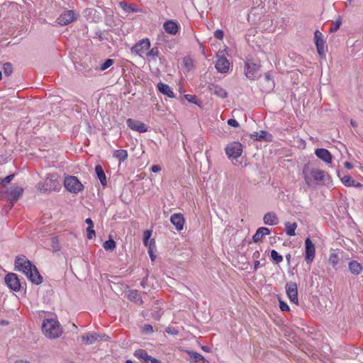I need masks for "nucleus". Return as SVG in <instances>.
<instances>
[{"label":"nucleus","mask_w":363,"mask_h":363,"mask_svg":"<svg viewBox=\"0 0 363 363\" xmlns=\"http://www.w3.org/2000/svg\"><path fill=\"white\" fill-rule=\"evenodd\" d=\"M302 174L308 186H315L323 182L326 175L325 172L320 169L314 162L306 163L303 167Z\"/></svg>","instance_id":"1"},{"label":"nucleus","mask_w":363,"mask_h":363,"mask_svg":"<svg viewBox=\"0 0 363 363\" xmlns=\"http://www.w3.org/2000/svg\"><path fill=\"white\" fill-rule=\"evenodd\" d=\"M23 192L21 186H11L7 188L4 185H0V199L9 201L8 208L11 209L13 203L20 198Z\"/></svg>","instance_id":"2"},{"label":"nucleus","mask_w":363,"mask_h":363,"mask_svg":"<svg viewBox=\"0 0 363 363\" xmlns=\"http://www.w3.org/2000/svg\"><path fill=\"white\" fill-rule=\"evenodd\" d=\"M42 330L44 335L49 339H56L62 333L59 322L53 318L44 320Z\"/></svg>","instance_id":"3"},{"label":"nucleus","mask_w":363,"mask_h":363,"mask_svg":"<svg viewBox=\"0 0 363 363\" xmlns=\"http://www.w3.org/2000/svg\"><path fill=\"white\" fill-rule=\"evenodd\" d=\"M36 187L40 192L47 193L52 191H60L61 184L57 179V174H51L46 177L44 182H39Z\"/></svg>","instance_id":"4"},{"label":"nucleus","mask_w":363,"mask_h":363,"mask_svg":"<svg viewBox=\"0 0 363 363\" xmlns=\"http://www.w3.org/2000/svg\"><path fill=\"white\" fill-rule=\"evenodd\" d=\"M65 188L72 194H78L82 191L84 186L75 176H67L64 180Z\"/></svg>","instance_id":"5"},{"label":"nucleus","mask_w":363,"mask_h":363,"mask_svg":"<svg viewBox=\"0 0 363 363\" xmlns=\"http://www.w3.org/2000/svg\"><path fill=\"white\" fill-rule=\"evenodd\" d=\"M33 267H35V265L33 264L25 256H18L16 258V269L22 272L26 277L31 273Z\"/></svg>","instance_id":"6"},{"label":"nucleus","mask_w":363,"mask_h":363,"mask_svg":"<svg viewBox=\"0 0 363 363\" xmlns=\"http://www.w3.org/2000/svg\"><path fill=\"white\" fill-rule=\"evenodd\" d=\"M225 150L228 158L233 161L242 155V145L240 142L234 141L228 144Z\"/></svg>","instance_id":"7"},{"label":"nucleus","mask_w":363,"mask_h":363,"mask_svg":"<svg viewBox=\"0 0 363 363\" xmlns=\"http://www.w3.org/2000/svg\"><path fill=\"white\" fill-rule=\"evenodd\" d=\"M245 67V74L248 79L255 80L259 77V71L261 67L260 64L247 60Z\"/></svg>","instance_id":"8"},{"label":"nucleus","mask_w":363,"mask_h":363,"mask_svg":"<svg viewBox=\"0 0 363 363\" xmlns=\"http://www.w3.org/2000/svg\"><path fill=\"white\" fill-rule=\"evenodd\" d=\"M150 48V41L148 38H143L139 40L131 48V52L138 55L140 57L145 55L147 51Z\"/></svg>","instance_id":"9"},{"label":"nucleus","mask_w":363,"mask_h":363,"mask_svg":"<svg viewBox=\"0 0 363 363\" xmlns=\"http://www.w3.org/2000/svg\"><path fill=\"white\" fill-rule=\"evenodd\" d=\"M315 255V247L312 240L307 238L305 240V260L308 264H311Z\"/></svg>","instance_id":"10"},{"label":"nucleus","mask_w":363,"mask_h":363,"mask_svg":"<svg viewBox=\"0 0 363 363\" xmlns=\"http://www.w3.org/2000/svg\"><path fill=\"white\" fill-rule=\"evenodd\" d=\"M286 291L291 303L298 304V288L295 282H289L286 284Z\"/></svg>","instance_id":"11"},{"label":"nucleus","mask_w":363,"mask_h":363,"mask_svg":"<svg viewBox=\"0 0 363 363\" xmlns=\"http://www.w3.org/2000/svg\"><path fill=\"white\" fill-rule=\"evenodd\" d=\"M76 18L75 13L72 10L64 11L56 20L60 26H66L72 23Z\"/></svg>","instance_id":"12"},{"label":"nucleus","mask_w":363,"mask_h":363,"mask_svg":"<svg viewBox=\"0 0 363 363\" xmlns=\"http://www.w3.org/2000/svg\"><path fill=\"white\" fill-rule=\"evenodd\" d=\"M6 285L13 291H18L21 289L20 281L14 273H9L5 277Z\"/></svg>","instance_id":"13"},{"label":"nucleus","mask_w":363,"mask_h":363,"mask_svg":"<svg viewBox=\"0 0 363 363\" xmlns=\"http://www.w3.org/2000/svg\"><path fill=\"white\" fill-rule=\"evenodd\" d=\"M126 124L131 130L139 133H145L148 130V127L143 122L133 118H128Z\"/></svg>","instance_id":"14"},{"label":"nucleus","mask_w":363,"mask_h":363,"mask_svg":"<svg viewBox=\"0 0 363 363\" xmlns=\"http://www.w3.org/2000/svg\"><path fill=\"white\" fill-rule=\"evenodd\" d=\"M314 40L318 53L320 56H323L325 55V41L323 38V34L318 30L314 33Z\"/></svg>","instance_id":"15"},{"label":"nucleus","mask_w":363,"mask_h":363,"mask_svg":"<svg viewBox=\"0 0 363 363\" xmlns=\"http://www.w3.org/2000/svg\"><path fill=\"white\" fill-rule=\"evenodd\" d=\"M208 89L211 94L220 99H225L228 96L227 91L220 86L216 84H209Z\"/></svg>","instance_id":"16"},{"label":"nucleus","mask_w":363,"mask_h":363,"mask_svg":"<svg viewBox=\"0 0 363 363\" xmlns=\"http://www.w3.org/2000/svg\"><path fill=\"white\" fill-rule=\"evenodd\" d=\"M230 63L225 57H220L216 62V68L220 73H227L229 71Z\"/></svg>","instance_id":"17"},{"label":"nucleus","mask_w":363,"mask_h":363,"mask_svg":"<svg viewBox=\"0 0 363 363\" xmlns=\"http://www.w3.org/2000/svg\"><path fill=\"white\" fill-rule=\"evenodd\" d=\"M170 221L177 230L183 229L185 220L182 213H173L170 217Z\"/></svg>","instance_id":"18"},{"label":"nucleus","mask_w":363,"mask_h":363,"mask_svg":"<svg viewBox=\"0 0 363 363\" xmlns=\"http://www.w3.org/2000/svg\"><path fill=\"white\" fill-rule=\"evenodd\" d=\"M315 155L321 159L325 162L330 164L332 162V155L330 152L324 148H319L315 150Z\"/></svg>","instance_id":"19"},{"label":"nucleus","mask_w":363,"mask_h":363,"mask_svg":"<svg viewBox=\"0 0 363 363\" xmlns=\"http://www.w3.org/2000/svg\"><path fill=\"white\" fill-rule=\"evenodd\" d=\"M163 27L164 30L171 35H176L179 31L178 24L175 21L171 20L165 21Z\"/></svg>","instance_id":"20"},{"label":"nucleus","mask_w":363,"mask_h":363,"mask_svg":"<svg viewBox=\"0 0 363 363\" xmlns=\"http://www.w3.org/2000/svg\"><path fill=\"white\" fill-rule=\"evenodd\" d=\"M263 221L265 225H276L279 223V220L276 213L269 212L264 214Z\"/></svg>","instance_id":"21"},{"label":"nucleus","mask_w":363,"mask_h":363,"mask_svg":"<svg viewBox=\"0 0 363 363\" xmlns=\"http://www.w3.org/2000/svg\"><path fill=\"white\" fill-rule=\"evenodd\" d=\"M270 234V230L268 228L261 227L259 228L256 233L252 236V240L255 242H258L261 241L264 236L268 235Z\"/></svg>","instance_id":"22"},{"label":"nucleus","mask_w":363,"mask_h":363,"mask_svg":"<svg viewBox=\"0 0 363 363\" xmlns=\"http://www.w3.org/2000/svg\"><path fill=\"white\" fill-rule=\"evenodd\" d=\"M82 339L84 344L91 345L101 340L102 336L97 333H86L82 337Z\"/></svg>","instance_id":"23"},{"label":"nucleus","mask_w":363,"mask_h":363,"mask_svg":"<svg viewBox=\"0 0 363 363\" xmlns=\"http://www.w3.org/2000/svg\"><path fill=\"white\" fill-rule=\"evenodd\" d=\"M27 277L32 283L37 285L41 284L43 281V277L35 266L33 267L31 273L29 274Z\"/></svg>","instance_id":"24"},{"label":"nucleus","mask_w":363,"mask_h":363,"mask_svg":"<svg viewBox=\"0 0 363 363\" xmlns=\"http://www.w3.org/2000/svg\"><path fill=\"white\" fill-rule=\"evenodd\" d=\"M157 87L158 90L164 95H166L169 98H174L175 96L169 86L166 84H164L163 82H159L157 85Z\"/></svg>","instance_id":"25"},{"label":"nucleus","mask_w":363,"mask_h":363,"mask_svg":"<svg viewBox=\"0 0 363 363\" xmlns=\"http://www.w3.org/2000/svg\"><path fill=\"white\" fill-rule=\"evenodd\" d=\"M348 267L350 272L354 275H358L363 271V267L356 260L350 261Z\"/></svg>","instance_id":"26"},{"label":"nucleus","mask_w":363,"mask_h":363,"mask_svg":"<svg viewBox=\"0 0 363 363\" xmlns=\"http://www.w3.org/2000/svg\"><path fill=\"white\" fill-rule=\"evenodd\" d=\"M134 356L139 359L143 363H149L150 356L144 350H138L135 351Z\"/></svg>","instance_id":"27"},{"label":"nucleus","mask_w":363,"mask_h":363,"mask_svg":"<svg viewBox=\"0 0 363 363\" xmlns=\"http://www.w3.org/2000/svg\"><path fill=\"white\" fill-rule=\"evenodd\" d=\"M128 298L131 301H134L135 303H136L138 304L143 303V300L140 296V294L139 291H138L137 290L129 291L128 294Z\"/></svg>","instance_id":"28"},{"label":"nucleus","mask_w":363,"mask_h":363,"mask_svg":"<svg viewBox=\"0 0 363 363\" xmlns=\"http://www.w3.org/2000/svg\"><path fill=\"white\" fill-rule=\"evenodd\" d=\"M285 232L288 236L292 237L296 235V230L298 227L296 223L286 222L285 224Z\"/></svg>","instance_id":"29"},{"label":"nucleus","mask_w":363,"mask_h":363,"mask_svg":"<svg viewBox=\"0 0 363 363\" xmlns=\"http://www.w3.org/2000/svg\"><path fill=\"white\" fill-rule=\"evenodd\" d=\"M95 172H96V174L99 179L100 180L101 184L103 186H106L107 184L106 177L104 172L103 168L100 165H96L95 167Z\"/></svg>","instance_id":"30"},{"label":"nucleus","mask_w":363,"mask_h":363,"mask_svg":"<svg viewBox=\"0 0 363 363\" xmlns=\"http://www.w3.org/2000/svg\"><path fill=\"white\" fill-rule=\"evenodd\" d=\"M119 6L124 10L125 11H131V12H138L140 11L136 5L135 4H128L125 1H120Z\"/></svg>","instance_id":"31"},{"label":"nucleus","mask_w":363,"mask_h":363,"mask_svg":"<svg viewBox=\"0 0 363 363\" xmlns=\"http://www.w3.org/2000/svg\"><path fill=\"white\" fill-rule=\"evenodd\" d=\"M113 157L123 162L128 158V152L125 150H116L113 152Z\"/></svg>","instance_id":"32"},{"label":"nucleus","mask_w":363,"mask_h":363,"mask_svg":"<svg viewBox=\"0 0 363 363\" xmlns=\"http://www.w3.org/2000/svg\"><path fill=\"white\" fill-rule=\"evenodd\" d=\"M159 55V48L156 46L153 47L149 51L147 50L145 56L147 57L148 60H155L157 57Z\"/></svg>","instance_id":"33"},{"label":"nucleus","mask_w":363,"mask_h":363,"mask_svg":"<svg viewBox=\"0 0 363 363\" xmlns=\"http://www.w3.org/2000/svg\"><path fill=\"white\" fill-rule=\"evenodd\" d=\"M147 247H148V254L150 255V257L151 260L153 262L155 261L156 257V256L154 254V250H155L156 248L155 241L154 240V239L150 240L149 245H147Z\"/></svg>","instance_id":"34"},{"label":"nucleus","mask_w":363,"mask_h":363,"mask_svg":"<svg viewBox=\"0 0 363 363\" xmlns=\"http://www.w3.org/2000/svg\"><path fill=\"white\" fill-rule=\"evenodd\" d=\"M270 257L276 264H279L283 261V257L275 250H271Z\"/></svg>","instance_id":"35"},{"label":"nucleus","mask_w":363,"mask_h":363,"mask_svg":"<svg viewBox=\"0 0 363 363\" xmlns=\"http://www.w3.org/2000/svg\"><path fill=\"white\" fill-rule=\"evenodd\" d=\"M189 354L190 359L194 362H199L201 360H203V357L199 352H188Z\"/></svg>","instance_id":"36"},{"label":"nucleus","mask_w":363,"mask_h":363,"mask_svg":"<svg viewBox=\"0 0 363 363\" xmlns=\"http://www.w3.org/2000/svg\"><path fill=\"white\" fill-rule=\"evenodd\" d=\"M342 182L346 186H355V182L354 179H352V177L349 175H345L341 178Z\"/></svg>","instance_id":"37"},{"label":"nucleus","mask_w":363,"mask_h":363,"mask_svg":"<svg viewBox=\"0 0 363 363\" xmlns=\"http://www.w3.org/2000/svg\"><path fill=\"white\" fill-rule=\"evenodd\" d=\"M103 247L106 250H113L116 247V242L113 240H108L104 242Z\"/></svg>","instance_id":"38"},{"label":"nucleus","mask_w":363,"mask_h":363,"mask_svg":"<svg viewBox=\"0 0 363 363\" xmlns=\"http://www.w3.org/2000/svg\"><path fill=\"white\" fill-rule=\"evenodd\" d=\"M339 262V258L337 254L331 253L329 257V262L333 267H335Z\"/></svg>","instance_id":"39"},{"label":"nucleus","mask_w":363,"mask_h":363,"mask_svg":"<svg viewBox=\"0 0 363 363\" xmlns=\"http://www.w3.org/2000/svg\"><path fill=\"white\" fill-rule=\"evenodd\" d=\"M3 69H4V74L6 76H9L12 73V71H13V67H12L11 64H10L9 62L5 63L4 65Z\"/></svg>","instance_id":"40"},{"label":"nucleus","mask_w":363,"mask_h":363,"mask_svg":"<svg viewBox=\"0 0 363 363\" xmlns=\"http://www.w3.org/2000/svg\"><path fill=\"white\" fill-rule=\"evenodd\" d=\"M267 133L266 131L262 130L259 133H255L252 136L255 137L256 140H264Z\"/></svg>","instance_id":"41"},{"label":"nucleus","mask_w":363,"mask_h":363,"mask_svg":"<svg viewBox=\"0 0 363 363\" xmlns=\"http://www.w3.org/2000/svg\"><path fill=\"white\" fill-rule=\"evenodd\" d=\"M342 23L341 18L339 17L335 23H333L332 27L330 28V31L334 33L338 30Z\"/></svg>","instance_id":"42"},{"label":"nucleus","mask_w":363,"mask_h":363,"mask_svg":"<svg viewBox=\"0 0 363 363\" xmlns=\"http://www.w3.org/2000/svg\"><path fill=\"white\" fill-rule=\"evenodd\" d=\"M151 234L152 233L150 230H145L144 232L143 243L145 246L149 245Z\"/></svg>","instance_id":"43"},{"label":"nucleus","mask_w":363,"mask_h":363,"mask_svg":"<svg viewBox=\"0 0 363 363\" xmlns=\"http://www.w3.org/2000/svg\"><path fill=\"white\" fill-rule=\"evenodd\" d=\"M113 64V60L108 59L101 65V70H106L108 67H110Z\"/></svg>","instance_id":"44"},{"label":"nucleus","mask_w":363,"mask_h":363,"mask_svg":"<svg viewBox=\"0 0 363 363\" xmlns=\"http://www.w3.org/2000/svg\"><path fill=\"white\" fill-rule=\"evenodd\" d=\"M184 63L185 67L188 70H190V69H192V67H193V60L190 57H185L184 59Z\"/></svg>","instance_id":"45"},{"label":"nucleus","mask_w":363,"mask_h":363,"mask_svg":"<svg viewBox=\"0 0 363 363\" xmlns=\"http://www.w3.org/2000/svg\"><path fill=\"white\" fill-rule=\"evenodd\" d=\"M86 233H87V238L91 240L94 236H95V230H94V227L88 226L86 228Z\"/></svg>","instance_id":"46"},{"label":"nucleus","mask_w":363,"mask_h":363,"mask_svg":"<svg viewBox=\"0 0 363 363\" xmlns=\"http://www.w3.org/2000/svg\"><path fill=\"white\" fill-rule=\"evenodd\" d=\"M51 242H52V247L55 251L60 250V246H59L58 240L57 238H55V237L52 238Z\"/></svg>","instance_id":"47"},{"label":"nucleus","mask_w":363,"mask_h":363,"mask_svg":"<svg viewBox=\"0 0 363 363\" xmlns=\"http://www.w3.org/2000/svg\"><path fill=\"white\" fill-rule=\"evenodd\" d=\"M13 177H14V174H10V175L4 177L2 179V182L0 185H4V186H6V184L10 183L11 182V180L13 179Z\"/></svg>","instance_id":"48"},{"label":"nucleus","mask_w":363,"mask_h":363,"mask_svg":"<svg viewBox=\"0 0 363 363\" xmlns=\"http://www.w3.org/2000/svg\"><path fill=\"white\" fill-rule=\"evenodd\" d=\"M214 37L218 40H222L224 37V33L222 30L218 29L214 33Z\"/></svg>","instance_id":"49"},{"label":"nucleus","mask_w":363,"mask_h":363,"mask_svg":"<svg viewBox=\"0 0 363 363\" xmlns=\"http://www.w3.org/2000/svg\"><path fill=\"white\" fill-rule=\"evenodd\" d=\"M279 308L281 311H289V307L287 305V303H286L285 302H284L283 301H281V300H279Z\"/></svg>","instance_id":"50"},{"label":"nucleus","mask_w":363,"mask_h":363,"mask_svg":"<svg viewBox=\"0 0 363 363\" xmlns=\"http://www.w3.org/2000/svg\"><path fill=\"white\" fill-rule=\"evenodd\" d=\"M227 123L229 125L233 126L234 128H238L240 126L238 122L234 118H230L228 120Z\"/></svg>","instance_id":"51"},{"label":"nucleus","mask_w":363,"mask_h":363,"mask_svg":"<svg viewBox=\"0 0 363 363\" xmlns=\"http://www.w3.org/2000/svg\"><path fill=\"white\" fill-rule=\"evenodd\" d=\"M165 331L168 334H171V335H177L178 334V330L175 328H173V327H168L167 328H166Z\"/></svg>","instance_id":"52"},{"label":"nucleus","mask_w":363,"mask_h":363,"mask_svg":"<svg viewBox=\"0 0 363 363\" xmlns=\"http://www.w3.org/2000/svg\"><path fill=\"white\" fill-rule=\"evenodd\" d=\"M185 98L190 102H192V103H194L196 104V96L194 95H191V94H186L185 95Z\"/></svg>","instance_id":"53"},{"label":"nucleus","mask_w":363,"mask_h":363,"mask_svg":"<svg viewBox=\"0 0 363 363\" xmlns=\"http://www.w3.org/2000/svg\"><path fill=\"white\" fill-rule=\"evenodd\" d=\"M162 169L161 167L158 164H155V165H153L152 167H151V171L154 173H157V172H160Z\"/></svg>","instance_id":"54"},{"label":"nucleus","mask_w":363,"mask_h":363,"mask_svg":"<svg viewBox=\"0 0 363 363\" xmlns=\"http://www.w3.org/2000/svg\"><path fill=\"white\" fill-rule=\"evenodd\" d=\"M143 329L146 332H150L151 333V332L153 331L152 326L151 325H149V324L145 325Z\"/></svg>","instance_id":"55"},{"label":"nucleus","mask_w":363,"mask_h":363,"mask_svg":"<svg viewBox=\"0 0 363 363\" xmlns=\"http://www.w3.org/2000/svg\"><path fill=\"white\" fill-rule=\"evenodd\" d=\"M260 257V252L259 250H256L252 254V258L255 260H258V259Z\"/></svg>","instance_id":"56"},{"label":"nucleus","mask_w":363,"mask_h":363,"mask_svg":"<svg viewBox=\"0 0 363 363\" xmlns=\"http://www.w3.org/2000/svg\"><path fill=\"white\" fill-rule=\"evenodd\" d=\"M85 223L89 225V226H91V227H94V223L92 221V220L91 218H86L85 220Z\"/></svg>","instance_id":"57"},{"label":"nucleus","mask_w":363,"mask_h":363,"mask_svg":"<svg viewBox=\"0 0 363 363\" xmlns=\"http://www.w3.org/2000/svg\"><path fill=\"white\" fill-rule=\"evenodd\" d=\"M149 362H151V363H162V362L156 358L152 357L150 356V359Z\"/></svg>","instance_id":"58"},{"label":"nucleus","mask_w":363,"mask_h":363,"mask_svg":"<svg viewBox=\"0 0 363 363\" xmlns=\"http://www.w3.org/2000/svg\"><path fill=\"white\" fill-rule=\"evenodd\" d=\"M260 262L259 260H255L254 263V270L256 271L259 267Z\"/></svg>","instance_id":"59"},{"label":"nucleus","mask_w":363,"mask_h":363,"mask_svg":"<svg viewBox=\"0 0 363 363\" xmlns=\"http://www.w3.org/2000/svg\"><path fill=\"white\" fill-rule=\"evenodd\" d=\"M344 165L347 169H351L353 167L352 164L349 162H345L344 163Z\"/></svg>","instance_id":"60"},{"label":"nucleus","mask_w":363,"mask_h":363,"mask_svg":"<svg viewBox=\"0 0 363 363\" xmlns=\"http://www.w3.org/2000/svg\"><path fill=\"white\" fill-rule=\"evenodd\" d=\"M15 363H30V362L28 361H26V360L20 359V360H17Z\"/></svg>","instance_id":"61"},{"label":"nucleus","mask_w":363,"mask_h":363,"mask_svg":"<svg viewBox=\"0 0 363 363\" xmlns=\"http://www.w3.org/2000/svg\"><path fill=\"white\" fill-rule=\"evenodd\" d=\"M264 77H265V79H266L267 80H268V81L271 79H270V75H269V73H266V74H265V75H264Z\"/></svg>","instance_id":"62"},{"label":"nucleus","mask_w":363,"mask_h":363,"mask_svg":"<svg viewBox=\"0 0 363 363\" xmlns=\"http://www.w3.org/2000/svg\"><path fill=\"white\" fill-rule=\"evenodd\" d=\"M350 123L354 127L357 126V123L353 120H351Z\"/></svg>","instance_id":"63"},{"label":"nucleus","mask_w":363,"mask_h":363,"mask_svg":"<svg viewBox=\"0 0 363 363\" xmlns=\"http://www.w3.org/2000/svg\"><path fill=\"white\" fill-rule=\"evenodd\" d=\"M2 77V74H1V72L0 71V79H1Z\"/></svg>","instance_id":"64"}]
</instances>
